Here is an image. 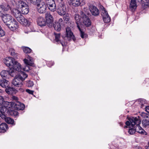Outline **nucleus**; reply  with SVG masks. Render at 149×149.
Segmentation results:
<instances>
[{"label":"nucleus","instance_id":"12","mask_svg":"<svg viewBox=\"0 0 149 149\" xmlns=\"http://www.w3.org/2000/svg\"><path fill=\"white\" fill-rule=\"evenodd\" d=\"M101 15L103 17V21L104 23H108L111 21L110 17L107 11L105 8H103V10L101 13Z\"/></svg>","mask_w":149,"mask_h":149},{"label":"nucleus","instance_id":"60","mask_svg":"<svg viewBox=\"0 0 149 149\" xmlns=\"http://www.w3.org/2000/svg\"><path fill=\"white\" fill-rule=\"evenodd\" d=\"M146 149H149V146H146Z\"/></svg>","mask_w":149,"mask_h":149},{"label":"nucleus","instance_id":"3","mask_svg":"<svg viewBox=\"0 0 149 149\" xmlns=\"http://www.w3.org/2000/svg\"><path fill=\"white\" fill-rule=\"evenodd\" d=\"M16 4L17 7L21 9L22 14H27L29 13V7L25 3L22 1L19 0Z\"/></svg>","mask_w":149,"mask_h":149},{"label":"nucleus","instance_id":"56","mask_svg":"<svg viewBox=\"0 0 149 149\" xmlns=\"http://www.w3.org/2000/svg\"><path fill=\"white\" fill-rule=\"evenodd\" d=\"M70 38H72L74 41H75L76 40V38H75L74 36L73 35V34L72 35V36Z\"/></svg>","mask_w":149,"mask_h":149},{"label":"nucleus","instance_id":"36","mask_svg":"<svg viewBox=\"0 0 149 149\" xmlns=\"http://www.w3.org/2000/svg\"><path fill=\"white\" fill-rule=\"evenodd\" d=\"M27 58L29 59L30 61L31 62H29V63L28 64V65L33 67H35V64L34 63L32 62L34 61L33 58L29 55H28Z\"/></svg>","mask_w":149,"mask_h":149},{"label":"nucleus","instance_id":"4","mask_svg":"<svg viewBox=\"0 0 149 149\" xmlns=\"http://www.w3.org/2000/svg\"><path fill=\"white\" fill-rule=\"evenodd\" d=\"M15 103H6V108L7 111V115L13 116H16L18 114V112L15 110V109L13 107V105Z\"/></svg>","mask_w":149,"mask_h":149},{"label":"nucleus","instance_id":"55","mask_svg":"<svg viewBox=\"0 0 149 149\" xmlns=\"http://www.w3.org/2000/svg\"><path fill=\"white\" fill-rule=\"evenodd\" d=\"M18 91L19 92H23L24 91V90L23 88H21V87H20V88H19V89L18 90Z\"/></svg>","mask_w":149,"mask_h":149},{"label":"nucleus","instance_id":"27","mask_svg":"<svg viewBox=\"0 0 149 149\" xmlns=\"http://www.w3.org/2000/svg\"><path fill=\"white\" fill-rule=\"evenodd\" d=\"M135 0H131L130 5V9L132 11H134L136 9L137 6Z\"/></svg>","mask_w":149,"mask_h":149},{"label":"nucleus","instance_id":"23","mask_svg":"<svg viewBox=\"0 0 149 149\" xmlns=\"http://www.w3.org/2000/svg\"><path fill=\"white\" fill-rule=\"evenodd\" d=\"M74 19L75 20L76 23L77 25V27L81 26V19L82 18L81 16L78 14H76L74 15Z\"/></svg>","mask_w":149,"mask_h":149},{"label":"nucleus","instance_id":"37","mask_svg":"<svg viewBox=\"0 0 149 149\" xmlns=\"http://www.w3.org/2000/svg\"><path fill=\"white\" fill-rule=\"evenodd\" d=\"M3 103H0V112L2 111H4V109H6V111L7 110L6 108V103H4V104H3Z\"/></svg>","mask_w":149,"mask_h":149},{"label":"nucleus","instance_id":"51","mask_svg":"<svg viewBox=\"0 0 149 149\" xmlns=\"http://www.w3.org/2000/svg\"><path fill=\"white\" fill-rule=\"evenodd\" d=\"M12 99L13 100H15L17 102H20L19 101H18V97H17L14 96H13L12 97Z\"/></svg>","mask_w":149,"mask_h":149},{"label":"nucleus","instance_id":"62","mask_svg":"<svg viewBox=\"0 0 149 149\" xmlns=\"http://www.w3.org/2000/svg\"><path fill=\"white\" fill-rule=\"evenodd\" d=\"M60 43L61 44V45H62V46H64L63 44V43H62V42H60Z\"/></svg>","mask_w":149,"mask_h":149},{"label":"nucleus","instance_id":"43","mask_svg":"<svg viewBox=\"0 0 149 149\" xmlns=\"http://www.w3.org/2000/svg\"><path fill=\"white\" fill-rule=\"evenodd\" d=\"M9 52L10 53V54L14 56L16 55V54L15 52V50L13 48H10L9 50Z\"/></svg>","mask_w":149,"mask_h":149},{"label":"nucleus","instance_id":"30","mask_svg":"<svg viewBox=\"0 0 149 149\" xmlns=\"http://www.w3.org/2000/svg\"><path fill=\"white\" fill-rule=\"evenodd\" d=\"M9 71L3 70L1 72L0 75L3 79H4V78H7L8 77V76L9 75Z\"/></svg>","mask_w":149,"mask_h":149},{"label":"nucleus","instance_id":"42","mask_svg":"<svg viewBox=\"0 0 149 149\" xmlns=\"http://www.w3.org/2000/svg\"><path fill=\"white\" fill-rule=\"evenodd\" d=\"M30 2L35 5H38V3H40V0H30Z\"/></svg>","mask_w":149,"mask_h":149},{"label":"nucleus","instance_id":"52","mask_svg":"<svg viewBox=\"0 0 149 149\" xmlns=\"http://www.w3.org/2000/svg\"><path fill=\"white\" fill-rule=\"evenodd\" d=\"M63 22V20L62 18H60L58 20V22H56L57 23H59V24L61 25V24H62V23Z\"/></svg>","mask_w":149,"mask_h":149},{"label":"nucleus","instance_id":"57","mask_svg":"<svg viewBox=\"0 0 149 149\" xmlns=\"http://www.w3.org/2000/svg\"><path fill=\"white\" fill-rule=\"evenodd\" d=\"M146 113H144V112H142L141 113V115L143 116L144 117H145V116H146Z\"/></svg>","mask_w":149,"mask_h":149},{"label":"nucleus","instance_id":"49","mask_svg":"<svg viewBox=\"0 0 149 149\" xmlns=\"http://www.w3.org/2000/svg\"><path fill=\"white\" fill-rule=\"evenodd\" d=\"M4 98L2 96H0V102H12L8 101H4Z\"/></svg>","mask_w":149,"mask_h":149},{"label":"nucleus","instance_id":"6","mask_svg":"<svg viewBox=\"0 0 149 149\" xmlns=\"http://www.w3.org/2000/svg\"><path fill=\"white\" fill-rule=\"evenodd\" d=\"M46 6L51 12H54L56 10V5L54 0H45Z\"/></svg>","mask_w":149,"mask_h":149},{"label":"nucleus","instance_id":"46","mask_svg":"<svg viewBox=\"0 0 149 149\" xmlns=\"http://www.w3.org/2000/svg\"><path fill=\"white\" fill-rule=\"evenodd\" d=\"M63 19L66 23H69L70 22V19L68 16H65L64 17Z\"/></svg>","mask_w":149,"mask_h":149},{"label":"nucleus","instance_id":"16","mask_svg":"<svg viewBox=\"0 0 149 149\" xmlns=\"http://www.w3.org/2000/svg\"><path fill=\"white\" fill-rule=\"evenodd\" d=\"M22 25L24 26H29L30 23V22L29 20L26 19L23 16H21L20 18H18V19L17 20Z\"/></svg>","mask_w":149,"mask_h":149},{"label":"nucleus","instance_id":"11","mask_svg":"<svg viewBox=\"0 0 149 149\" xmlns=\"http://www.w3.org/2000/svg\"><path fill=\"white\" fill-rule=\"evenodd\" d=\"M7 26L12 31L16 29L18 26L17 22L14 19H13L8 24H7Z\"/></svg>","mask_w":149,"mask_h":149},{"label":"nucleus","instance_id":"28","mask_svg":"<svg viewBox=\"0 0 149 149\" xmlns=\"http://www.w3.org/2000/svg\"><path fill=\"white\" fill-rule=\"evenodd\" d=\"M90 15V13L89 12V10L87 8H84L81 13V17H84L87 16L86 15Z\"/></svg>","mask_w":149,"mask_h":149},{"label":"nucleus","instance_id":"8","mask_svg":"<svg viewBox=\"0 0 149 149\" xmlns=\"http://www.w3.org/2000/svg\"><path fill=\"white\" fill-rule=\"evenodd\" d=\"M46 22L48 26L49 27L52 26L53 24L54 18L50 13H47L45 15Z\"/></svg>","mask_w":149,"mask_h":149},{"label":"nucleus","instance_id":"25","mask_svg":"<svg viewBox=\"0 0 149 149\" xmlns=\"http://www.w3.org/2000/svg\"><path fill=\"white\" fill-rule=\"evenodd\" d=\"M13 15L16 18L17 20L18 19V18H20L22 15L21 14V12L18 10L14 8L12 11Z\"/></svg>","mask_w":149,"mask_h":149},{"label":"nucleus","instance_id":"17","mask_svg":"<svg viewBox=\"0 0 149 149\" xmlns=\"http://www.w3.org/2000/svg\"><path fill=\"white\" fill-rule=\"evenodd\" d=\"M5 91L8 95H13L17 92V91L14 88L8 86L5 88Z\"/></svg>","mask_w":149,"mask_h":149},{"label":"nucleus","instance_id":"59","mask_svg":"<svg viewBox=\"0 0 149 149\" xmlns=\"http://www.w3.org/2000/svg\"><path fill=\"white\" fill-rule=\"evenodd\" d=\"M3 92V90L0 89V94L1 93Z\"/></svg>","mask_w":149,"mask_h":149},{"label":"nucleus","instance_id":"5","mask_svg":"<svg viewBox=\"0 0 149 149\" xmlns=\"http://www.w3.org/2000/svg\"><path fill=\"white\" fill-rule=\"evenodd\" d=\"M6 109L4 110V111H2L0 112V117L3 120H5L6 122L8 124L13 125H15V123L14 122V120L11 118L7 117V110L6 111Z\"/></svg>","mask_w":149,"mask_h":149},{"label":"nucleus","instance_id":"9","mask_svg":"<svg viewBox=\"0 0 149 149\" xmlns=\"http://www.w3.org/2000/svg\"><path fill=\"white\" fill-rule=\"evenodd\" d=\"M139 116H138V118L133 117L129 118H128L129 120L125 122L126 125L127 126H129L131 125V126L133 127L136 124V120H139Z\"/></svg>","mask_w":149,"mask_h":149},{"label":"nucleus","instance_id":"35","mask_svg":"<svg viewBox=\"0 0 149 149\" xmlns=\"http://www.w3.org/2000/svg\"><path fill=\"white\" fill-rule=\"evenodd\" d=\"M80 32V35L81 37L82 38H85L87 37V35L85 34L83 31L82 29L81 28V26L77 27Z\"/></svg>","mask_w":149,"mask_h":149},{"label":"nucleus","instance_id":"48","mask_svg":"<svg viewBox=\"0 0 149 149\" xmlns=\"http://www.w3.org/2000/svg\"><path fill=\"white\" fill-rule=\"evenodd\" d=\"M5 35V33L4 31L1 28V29H0V36L2 37Z\"/></svg>","mask_w":149,"mask_h":149},{"label":"nucleus","instance_id":"34","mask_svg":"<svg viewBox=\"0 0 149 149\" xmlns=\"http://www.w3.org/2000/svg\"><path fill=\"white\" fill-rule=\"evenodd\" d=\"M142 123L144 127H149V120L146 119L143 120Z\"/></svg>","mask_w":149,"mask_h":149},{"label":"nucleus","instance_id":"13","mask_svg":"<svg viewBox=\"0 0 149 149\" xmlns=\"http://www.w3.org/2000/svg\"><path fill=\"white\" fill-rule=\"evenodd\" d=\"M15 61V59L12 57H6L4 60V62L7 66L10 68Z\"/></svg>","mask_w":149,"mask_h":149},{"label":"nucleus","instance_id":"44","mask_svg":"<svg viewBox=\"0 0 149 149\" xmlns=\"http://www.w3.org/2000/svg\"><path fill=\"white\" fill-rule=\"evenodd\" d=\"M142 3L144 6H148L149 5V0H143Z\"/></svg>","mask_w":149,"mask_h":149},{"label":"nucleus","instance_id":"20","mask_svg":"<svg viewBox=\"0 0 149 149\" xmlns=\"http://www.w3.org/2000/svg\"><path fill=\"white\" fill-rule=\"evenodd\" d=\"M13 106L15 110H23L25 108L23 103H15Z\"/></svg>","mask_w":149,"mask_h":149},{"label":"nucleus","instance_id":"33","mask_svg":"<svg viewBox=\"0 0 149 149\" xmlns=\"http://www.w3.org/2000/svg\"><path fill=\"white\" fill-rule=\"evenodd\" d=\"M53 25L54 29L57 31H59L61 30V26L59 23L55 22V24H53Z\"/></svg>","mask_w":149,"mask_h":149},{"label":"nucleus","instance_id":"54","mask_svg":"<svg viewBox=\"0 0 149 149\" xmlns=\"http://www.w3.org/2000/svg\"><path fill=\"white\" fill-rule=\"evenodd\" d=\"M145 111L149 113V106H147L146 107Z\"/></svg>","mask_w":149,"mask_h":149},{"label":"nucleus","instance_id":"24","mask_svg":"<svg viewBox=\"0 0 149 149\" xmlns=\"http://www.w3.org/2000/svg\"><path fill=\"white\" fill-rule=\"evenodd\" d=\"M84 17H81L82 19H83V23L86 27H89L91 25V22L88 16Z\"/></svg>","mask_w":149,"mask_h":149},{"label":"nucleus","instance_id":"29","mask_svg":"<svg viewBox=\"0 0 149 149\" xmlns=\"http://www.w3.org/2000/svg\"><path fill=\"white\" fill-rule=\"evenodd\" d=\"M73 33L69 27L66 28V36L68 38H71L73 35Z\"/></svg>","mask_w":149,"mask_h":149},{"label":"nucleus","instance_id":"15","mask_svg":"<svg viewBox=\"0 0 149 149\" xmlns=\"http://www.w3.org/2000/svg\"><path fill=\"white\" fill-rule=\"evenodd\" d=\"M90 11L92 15L95 16H97L99 15L100 11L95 6L91 5L89 8Z\"/></svg>","mask_w":149,"mask_h":149},{"label":"nucleus","instance_id":"40","mask_svg":"<svg viewBox=\"0 0 149 149\" xmlns=\"http://www.w3.org/2000/svg\"><path fill=\"white\" fill-rule=\"evenodd\" d=\"M54 34L55 37V40L56 42H58L60 41V34L56 33H54Z\"/></svg>","mask_w":149,"mask_h":149},{"label":"nucleus","instance_id":"10","mask_svg":"<svg viewBox=\"0 0 149 149\" xmlns=\"http://www.w3.org/2000/svg\"><path fill=\"white\" fill-rule=\"evenodd\" d=\"M136 132H138L141 134L146 135L147 134V132H146L140 125L141 121L139 120H136Z\"/></svg>","mask_w":149,"mask_h":149},{"label":"nucleus","instance_id":"31","mask_svg":"<svg viewBox=\"0 0 149 149\" xmlns=\"http://www.w3.org/2000/svg\"><path fill=\"white\" fill-rule=\"evenodd\" d=\"M3 11H8L11 10V8L8 3H3L2 4Z\"/></svg>","mask_w":149,"mask_h":149},{"label":"nucleus","instance_id":"14","mask_svg":"<svg viewBox=\"0 0 149 149\" xmlns=\"http://www.w3.org/2000/svg\"><path fill=\"white\" fill-rule=\"evenodd\" d=\"M4 23L6 25L13 20V18L12 16L8 14H4L3 16L1 17Z\"/></svg>","mask_w":149,"mask_h":149},{"label":"nucleus","instance_id":"63","mask_svg":"<svg viewBox=\"0 0 149 149\" xmlns=\"http://www.w3.org/2000/svg\"><path fill=\"white\" fill-rule=\"evenodd\" d=\"M63 0H60L61 2H63Z\"/></svg>","mask_w":149,"mask_h":149},{"label":"nucleus","instance_id":"39","mask_svg":"<svg viewBox=\"0 0 149 149\" xmlns=\"http://www.w3.org/2000/svg\"><path fill=\"white\" fill-rule=\"evenodd\" d=\"M9 75H10L11 76L15 77L17 76V72L16 71H14L13 70H9Z\"/></svg>","mask_w":149,"mask_h":149},{"label":"nucleus","instance_id":"50","mask_svg":"<svg viewBox=\"0 0 149 149\" xmlns=\"http://www.w3.org/2000/svg\"><path fill=\"white\" fill-rule=\"evenodd\" d=\"M26 91L29 93V94L33 95L34 91H33L29 89H26Z\"/></svg>","mask_w":149,"mask_h":149},{"label":"nucleus","instance_id":"1","mask_svg":"<svg viewBox=\"0 0 149 149\" xmlns=\"http://www.w3.org/2000/svg\"><path fill=\"white\" fill-rule=\"evenodd\" d=\"M28 77V75L22 72L19 74L15 77L13 80V84L15 86L21 87L23 85V81Z\"/></svg>","mask_w":149,"mask_h":149},{"label":"nucleus","instance_id":"18","mask_svg":"<svg viewBox=\"0 0 149 149\" xmlns=\"http://www.w3.org/2000/svg\"><path fill=\"white\" fill-rule=\"evenodd\" d=\"M38 7L39 6L38 8V11L40 13H43L45 12L46 10V6L45 3L44 2L41 3H38V5H36Z\"/></svg>","mask_w":149,"mask_h":149},{"label":"nucleus","instance_id":"26","mask_svg":"<svg viewBox=\"0 0 149 149\" xmlns=\"http://www.w3.org/2000/svg\"><path fill=\"white\" fill-rule=\"evenodd\" d=\"M8 125L6 123H2L0 124V132L4 133L8 129Z\"/></svg>","mask_w":149,"mask_h":149},{"label":"nucleus","instance_id":"7","mask_svg":"<svg viewBox=\"0 0 149 149\" xmlns=\"http://www.w3.org/2000/svg\"><path fill=\"white\" fill-rule=\"evenodd\" d=\"M68 3L70 6L74 7L82 6L85 4V2L81 0H69Z\"/></svg>","mask_w":149,"mask_h":149},{"label":"nucleus","instance_id":"19","mask_svg":"<svg viewBox=\"0 0 149 149\" xmlns=\"http://www.w3.org/2000/svg\"><path fill=\"white\" fill-rule=\"evenodd\" d=\"M10 69H13V70L18 72L22 70L21 65L18 62L15 60Z\"/></svg>","mask_w":149,"mask_h":149},{"label":"nucleus","instance_id":"47","mask_svg":"<svg viewBox=\"0 0 149 149\" xmlns=\"http://www.w3.org/2000/svg\"><path fill=\"white\" fill-rule=\"evenodd\" d=\"M146 102V100L144 99L140 98L137 100L135 102Z\"/></svg>","mask_w":149,"mask_h":149},{"label":"nucleus","instance_id":"32","mask_svg":"<svg viewBox=\"0 0 149 149\" xmlns=\"http://www.w3.org/2000/svg\"><path fill=\"white\" fill-rule=\"evenodd\" d=\"M22 49L24 52L26 54L30 53L32 51L31 49L27 47L22 46Z\"/></svg>","mask_w":149,"mask_h":149},{"label":"nucleus","instance_id":"53","mask_svg":"<svg viewBox=\"0 0 149 149\" xmlns=\"http://www.w3.org/2000/svg\"><path fill=\"white\" fill-rule=\"evenodd\" d=\"M24 61L26 65H28L29 62L28 60L26 59H24Z\"/></svg>","mask_w":149,"mask_h":149},{"label":"nucleus","instance_id":"2","mask_svg":"<svg viewBox=\"0 0 149 149\" xmlns=\"http://www.w3.org/2000/svg\"><path fill=\"white\" fill-rule=\"evenodd\" d=\"M56 12L61 16H63L65 15L67 9L66 7L64 2H59L57 6Z\"/></svg>","mask_w":149,"mask_h":149},{"label":"nucleus","instance_id":"41","mask_svg":"<svg viewBox=\"0 0 149 149\" xmlns=\"http://www.w3.org/2000/svg\"><path fill=\"white\" fill-rule=\"evenodd\" d=\"M34 85L33 82L30 80L28 81L26 83V85L28 87L33 86Z\"/></svg>","mask_w":149,"mask_h":149},{"label":"nucleus","instance_id":"21","mask_svg":"<svg viewBox=\"0 0 149 149\" xmlns=\"http://www.w3.org/2000/svg\"><path fill=\"white\" fill-rule=\"evenodd\" d=\"M37 22L38 24L41 27L45 26L47 24L45 19L41 17H39L38 18Z\"/></svg>","mask_w":149,"mask_h":149},{"label":"nucleus","instance_id":"45","mask_svg":"<svg viewBox=\"0 0 149 149\" xmlns=\"http://www.w3.org/2000/svg\"><path fill=\"white\" fill-rule=\"evenodd\" d=\"M3 7L2 5H0V17H1L3 16V15L4 14L3 13Z\"/></svg>","mask_w":149,"mask_h":149},{"label":"nucleus","instance_id":"38","mask_svg":"<svg viewBox=\"0 0 149 149\" xmlns=\"http://www.w3.org/2000/svg\"><path fill=\"white\" fill-rule=\"evenodd\" d=\"M135 127L134 126L132 128H130L129 129L128 132L130 134H134L135 132H136V125Z\"/></svg>","mask_w":149,"mask_h":149},{"label":"nucleus","instance_id":"64","mask_svg":"<svg viewBox=\"0 0 149 149\" xmlns=\"http://www.w3.org/2000/svg\"><path fill=\"white\" fill-rule=\"evenodd\" d=\"M148 145L149 146V142L148 143Z\"/></svg>","mask_w":149,"mask_h":149},{"label":"nucleus","instance_id":"61","mask_svg":"<svg viewBox=\"0 0 149 149\" xmlns=\"http://www.w3.org/2000/svg\"><path fill=\"white\" fill-rule=\"evenodd\" d=\"M138 149H143L141 147H139L138 148Z\"/></svg>","mask_w":149,"mask_h":149},{"label":"nucleus","instance_id":"22","mask_svg":"<svg viewBox=\"0 0 149 149\" xmlns=\"http://www.w3.org/2000/svg\"><path fill=\"white\" fill-rule=\"evenodd\" d=\"M10 82L4 79H0V86L2 87L6 88L9 86Z\"/></svg>","mask_w":149,"mask_h":149},{"label":"nucleus","instance_id":"58","mask_svg":"<svg viewBox=\"0 0 149 149\" xmlns=\"http://www.w3.org/2000/svg\"><path fill=\"white\" fill-rule=\"evenodd\" d=\"M143 0H135V1H137V2H138L140 3V2H142Z\"/></svg>","mask_w":149,"mask_h":149}]
</instances>
